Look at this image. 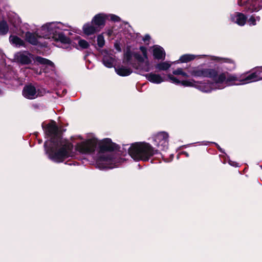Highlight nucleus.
<instances>
[{"mask_svg":"<svg viewBox=\"0 0 262 262\" xmlns=\"http://www.w3.org/2000/svg\"><path fill=\"white\" fill-rule=\"evenodd\" d=\"M153 56L157 59H163L165 58V53L164 49L159 46H154L152 47Z\"/></svg>","mask_w":262,"mask_h":262,"instance_id":"11","label":"nucleus"},{"mask_svg":"<svg viewBox=\"0 0 262 262\" xmlns=\"http://www.w3.org/2000/svg\"><path fill=\"white\" fill-rule=\"evenodd\" d=\"M233 19L238 25L243 26L246 23V17L243 14L237 13Z\"/></svg>","mask_w":262,"mask_h":262,"instance_id":"20","label":"nucleus"},{"mask_svg":"<svg viewBox=\"0 0 262 262\" xmlns=\"http://www.w3.org/2000/svg\"><path fill=\"white\" fill-rule=\"evenodd\" d=\"M96 144V140L91 139L78 143L76 146V149L81 153L89 154L94 151Z\"/></svg>","mask_w":262,"mask_h":262,"instance_id":"4","label":"nucleus"},{"mask_svg":"<svg viewBox=\"0 0 262 262\" xmlns=\"http://www.w3.org/2000/svg\"><path fill=\"white\" fill-rule=\"evenodd\" d=\"M115 71L118 75L121 76H126L130 75L132 71L130 69L121 67L115 68Z\"/></svg>","mask_w":262,"mask_h":262,"instance_id":"19","label":"nucleus"},{"mask_svg":"<svg viewBox=\"0 0 262 262\" xmlns=\"http://www.w3.org/2000/svg\"><path fill=\"white\" fill-rule=\"evenodd\" d=\"M157 150L146 143H136L132 145L129 149V154L135 160H148L149 158L155 155Z\"/></svg>","mask_w":262,"mask_h":262,"instance_id":"3","label":"nucleus"},{"mask_svg":"<svg viewBox=\"0 0 262 262\" xmlns=\"http://www.w3.org/2000/svg\"><path fill=\"white\" fill-rule=\"evenodd\" d=\"M170 66L171 64L167 62H163L158 64L156 66V68L159 70L164 71L170 68Z\"/></svg>","mask_w":262,"mask_h":262,"instance_id":"24","label":"nucleus"},{"mask_svg":"<svg viewBox=\"0 0 262 262\" xmlns=\"http://www.w3.org/2000/svg\"><path fill=\"white\" fill-rule=\"evenodd\" d=\"M226 62H229V63H231L232 64V67H231V69H234L235 68L234 63H233V62L232 61H231V60H229V59H227Z\"/></svg>","mask_w":262,"mask_h":262,"instance_id":"35","label":"nucleus"},{"mask_svg":"<svg viewBox=\"0 0 262 262\" xmlns=\"http://www.w3.org/2000/svg\"><path fill=\"white\" fill-rule=\"evenodd\" d=\"M15 57L17 60L22 64H29L32 58L31 54L28 52L18 53Z\"/></svg>","mask_w":262,"mask_h":262,"instance_id":"9","label":"nucleus"},{"mask_svg":"<svg viewBox=\"0 0 262 262\" xmlns=\"http://www.w3.org/2000/svg\"><path fill=\"white\" fill-rule=\"evenodd\" d=\"M131 57L132 55L130 51H127L124 55V62H128L130 60Z\"/></svg>","mask_w":262,"mask_h":262,"instance_id":"30","label":"nucleus"},{"mask_svg":"<svg viewBox=\"0 0 262 262\" xmlns=\"http://www.w3.org/2000/svg\"><path fill=\"white\" fill-rule=\"evenodd\" d=\"M140 49L143 55V57H142L141 55L137 53L134 54V57L139 62H143L145 60V59L146 60V64L147 66V67L145 69L144 71L146 72H148L149 71V62L147 61L148 58L147 54V50L146 48L144 47H141Z\"/></svg>","mask_w":262,"mask_h":262,"instance_id":"10","label":"nucleus"},{"mask_svg":"<svg viewBox=\"0 0 262 262\" xmlns=\"http://www.w3.org/2000/svg\"><path fill=\"white\" fill-rule=\"evenodd\" d=\"M100 148L102 150H112L114 148V145L110 139L106 138L101 141Z\"/></svg>","mask_w":262,"mask_h":262,"instance_id":"14","label":"nucleus"},{"mask_svg":"<svg viewBox=\"0 0 262 262\" xmlns=\"http://www.w3.org/2000/svg\"><path fill=\"white\" fill-rule=\"evenodd\" d=\"M260 17L257 16L255 18L253 16H251L248 20V23L250 25H256V21H259Z\"/></svg>","mask_w":262,"mask_h":262,"instance_id":"29","label":"nucleus"},{"mask_svg":"<svg viewBox=\"0 0 262 262\" xmlns=\"http://www.w3.org/2000/svg\"><path fill=\"white\" fill-rule=\"evenodd\" d=\"M71 146L66 145L53 155H50V158L56 162H62L64 159L71 156Z\"/></svg>","mask_w":262,"mask_h":262,"instance_id":"5","label":"nucleus"},{"mask_svg":"<svg viewBox=\"0 0 262 262\" xmlns=\"http://www.w3.org/2000/svg\"><path fill=\"white\" fill-rule=\"evenodd\" d=\"M19 21H19V19H17V24H19Z\"/></svg>","mask_w":262,"mask_h":262,"instance_id":"37","label":"nucleus"},{"mask_svg":"<svg viewBox=\"0 0 262 262\" xmlns=\"http://www.w3.org/2000/svg\"><path fill=\"white\" fill-rule=\"evenodd\" d=\"M146 79L150 82L159 84L164 81L163 78L159 74L149 73L145 75Z\"/></svg>","mask_w":262,"mask_h":262,"instance_id":"12","label":"nucleus"},{"mask_svg":"<svg viewBox=\"0 0 262 262\" xmlns=\"http://www.w3.org/2000/svg\"><path fill=\"white\" fill-rule=\"evenodd\" d=\"M23 95L26 98L30 99H35L38 96L35 87L32 85H28L24 87Z\"/></svg>","mask_w":262,"mask_h":262,"instance_id":"8","label":"nucleus"},{"mask_svg":"<svg viewBox=\"0 0 262 262\" xmlns=\"http://www.w3.org/2000/svg\"><path fill=\"white\" fill-rule=\"evenodd\" d=\"M8 31V27L7 23L3 21L0 23V33L1 34H5Z\"/></svg>","mask_w":262,"mask_h":262,"instance_id":"25","label":"nucleus"},{"mask_svg":"<svg viewBox=\"0 0 262 262\" xmlns=\"http://www.w3.org/2000/svg\"><path fill=\"white\" fill-rule=\"evenodd\" d=\"M247 0H238V4L239 6H243L247 2Z\"/></svg>","mask_w":262,"mask_h":262,"instance_id":"34","label":"nucleus"},{"mask_svg":"<svg viewBox=\"0 0 262 262\" xmlns=\"http://www.w3.org/2000/svg\"><path fill=\"white\" fill-rule=\"evenodd\" d=\"M195 56L191 54H185L183 56H182L180 58V60L181 62H187L188 61H190L195 58Z\"/></svg>","mask_w":262,"mask_h":262,"instance_id":"23","label":"nucleus"},{"mask_svg":"<svg viewBox=\"0 0 262 262\" xmlns=\"http://www.w3.org/2000/svg\"><path fill=\"white\" fill-rule=\"evenodd\" d=\"M83 30L85 34L91 35L98 31L99 29L92 23L84 25L83 27Z\"/></svg>","mask_w":262,"mask_h":262,"instance_id":"13","label":"nucleus"},{"mask_svg":"<svg viewBox=\"0 0 262 262\" xmlns=\"http://www.w3.org/2000/svg\"><path fill=\"white\" fill-rule=\"evenodd\" d=\"M173 74L174 75H181L184 77H188V75L186 73L184 72L183 71L182 69H181V68H179V69H177V70L173 71Z\"/></svg>","mask_w":262,"mask_h":262,"instance_id":"27","label":"nucleus"},{"mask_svg":"<svg viewBox=\"0 0 262 262\" xmlns=\"http://www.w3.org/2000/svg\"><path fill=\"white\" fill-rule=\"evenodd\" d=\"M168 135L165 132H161L158 134L155 138V141L157 143V145L160 147L161 149L164 150L168 146Z\"/></svg>","mask_w":262,"mask_h":262,"instance_id":"6","label":"nucleus"},{"mask_svg":"<svg viewBox=\"0 0 262 262\" xmlns=\"http://www.w3.org/2000/svg\"><path fill=\"white\" fill-rule=\"evenodd\" d=\"M181 83L185 86H193V84L192 81H188V80H184L181 81Z\"/></svg>","mask_w":262,"mask_h":262,"instance_id":"31","label":"nucleus"},{"mask_svg":"<svg viewBox=\"0 0 262 262\" xmlns=\"http://www.w3.org/2000/svg\"><path fill=\"white\" fill-rule=\"evenodd\" d=\"M77 43L81 49H86L89 47V43L85 40L80 39L79 37L77 38Z\"/></svg>","mask_w":262,"mask_h":262,"instance_id":"26","label":"nucleus"},{"mask_svg":"<svg viewBox=\"0 0 262 262\" xmlns=\"http://www.w3.org/2000/svg\"><path fill=\"white\" fill-rule=\"evenodd\" d=\"M104 42L105 41L103 36L101 35H99L97 37V43L99 47L101 48L104 45Z\"/></svg>","mask_w":262,"mask_h":262,"instance_id":"28","label":"nucleus"},{"mask_svg":"<svg viewBox=\"0 0 262 262\" xmlns=\"http://www.w3.org/2000/svg\"><path fill=\"white\" fill-rule=\"evenodd\" d=\"M35 61L37 63L42 64L43 66H45L51 68L52 70L54 68V64L50 60L41 57H36L35 58Z\"/></svg>","mask_w":262,"mask_h":262,"instance_id":"18","label":"nucleus"},{"mask_svg":"<svg viewBox=\"0 0 262 262\" xmlns=\"http://www.w3.org/2000/svg\"><path fill=\"white\" fill-rule=\"evenodd\" d=\"M150 39V36L148 35H146L145 36L143 40L144 41H146V40H148Z\"/></svg>","mask_w":262,"mask_h":262,"instance_id":"36","label":"nucleus"},{"mask_svg":"<svg viewBox=\"0 0 262 262\" xmlns=\"http://www.w3.org/2000/svg\"><path fill=\"white\" fill-rule=\"evenodd\" d=\"M105 16L103 14H100L96 15L92 20V24L99 29L101 26H103L105 21Z\"/></svg>","mask_w":262,"mask_h":262,"instance_id":"15","label":"nucleus"},{"mask_svg":"<svg viewBox=\"0 0 262 262\" xmlns=\"http://www.w3.org/2000/svg\"><path fill=\"white\" fill-rule=\"evenodd\" d=\"M60 23H50L42 26L40 30V35L27 32L26 34V40L32 45L37 43V37H43L48 39H53L56 41H60L62 43L69 44L70 39L63 34L58 32Z\"/></svg>","mask_w":262,"mask_h":262,"instance_id":"2","label":"nucleus"},{"mask_svg":"<svg viewBox=\"0 0 262 262\" xmlns=\"http://www.w3.org/2000/svg\"><path fill=\"white\" fill-rule=\"evenodd\" d=\"M191 74L195 77H209L213 80L211 84L201 83L198 89L204 92H209L214 89H222L227 86L246 84L262 79V68L255 70L246 77L241 75L237 77L228 72L218 74L214 69L195 68Z\"/></svg>","mask_w":262,"mask_h":262,"instance_id":"1","label":"nucleus"},{"mask_svg":"<svg viewBox=\"0 0 262 262\" xmlns=\"http://www.w3.org/2000/svg\"><path fill=\"white\" fill-rule=\"evenodd\" d=\"M168 78H169V79L172 82H174V83H181V81H179V80H178L176 77H173V76L171 75H168Z\"/></svg>","mask_w":262,"mask_h":262,"instance_id":"32","label":"nucleus"},{"mask_svg":"<svg viewBox=\"0 0 262 262\" xmlns=\"http://www.w3.org/2000/svg\"><path fill=\"white\" fill-rule=\"evenodd\" d=\"M262 8V0H254L252 4L248 7L249 12L258 11Z\"/></svg>","mask_w":262,"mask_h":262,"instance_id":"17","label":"nucleus"},{"mask_svg":"<svg viewBox=\"0 0 262 262\" xmlns=\"http://www.w3.org/2000/svg\"><path fill=\"white\" fill-rule=\"evenodd\" d=\"M57 127L54 122L49 123L45 128L46 132L50 136H55L57 133Z\"/></svg>","mask_w":262,"mask_h":262,"instance_id":"16","label":"nucleus"},{"mask_svg":"<svg viewBox=\"0 0 262 262\" xmlns=\"http://www.w3.org/2000/svg\"><path fill=\"white\" fill-rule=\"evenodd\" d=\"M104 64L107 68H111L113 66L114 59L112 57H104L103 59Z\"/></svg>","mask_w":262,"mask_h":262,"instance_id":"22","label":"nucleus"},{"mask_svg":"<svg viewBox=\"0 0 262 262\" xmlns=\"http://www.w3.org/2000/svg\"><path fill=\"white\" fill-rule=\"evenodd\" d=\"M9 39L10 42L12 43L15 45L17 46H20L23 45V41L17 36H10Z\"/></svg>","mask_w":262,"mask_h":262,"instance_id":"21","label":"nucleus"},{"mask_svg":"<svg viewBox=\"0 0 262 262\" xmlns=\"http://www.w3.org/2000/svg\"><path fill=\"white\" fill-rule=\"evenodd\" d=\"M110 17H111V20H112L113 21H118L120 20V18L116 15L112 14L110 15Z\"/></svg>","mask_w":262,"mask_h":262,"instance_id":"33","label":"nucleus"},{"mask_svg":"<svg viewBox=\"0 0 262 262\" xmlns=\"http://www.w3.org/2000/svg\"><path fill=\"white\" fill-rule=\"evenodd\" d=\"M114 160L112 157L108 154H104L101 157L98 164L101 165L102 168H113L115 167L113 165Z\"/></svg>","mask_w":262,"mask_h":262,"instance_id":"7","label":"nucleus"}]
</instances>
